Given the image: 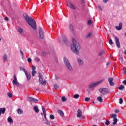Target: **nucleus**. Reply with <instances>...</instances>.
Returning <instances> with one entry per match:
<instances>
[{
	"mask_svg": "<svg viewBox=\"0 0 126 126\" xmlns=\"http://www.w3.org/2000/svg\"><path fill=\"white\" fill-rule=\"evenodd\" d=\"M23 16L29 26H31L34 30H36L37 28V25L35 20H34V19L32 17H29L28 15H27V13H24L23 14Z\"/></svg>",
	"mask_w": 126,
	"mask_h": 126,
	"instance_id": "f257e3e1",
	"label": "nucleus"
},
{
	"mask_svg": "<svg viewBox=\"0 0 126 126\" xmlns=\"http://www.w3.org/2000/svg\"><path fill=\"white\" fill-rule=\"evenodd\" d=\"M72 45H71V50L76 54V55H78L79 54V50H80V44L78 42H76L75 39H72Z\"/></svg>",
	"mask_w": 126,
	"mask_h": 126,
	"instance_id": "f03ea898",
	"label": "nucleus"
},
{
	"mask_svg": "<svg viewBox=\"0 0 126 126\" xmlns=\"http://www.w3.org/2000/svg\"><path fill=\"white\" fill-rule=\"evenodd\" d=\"M64 63L68 70H69L70 71H72V70H73V69L71 66V64H70V63H69V61L65 57L64 58Z\"/></svg>",
	"mask_w": 126,
	"mask_h": 126,
	"instance_id": "7ed1b4c3",
	"label": "nucleus"
},
{
	"mask_svg": "<svg viewBox=\"0 0 126 126\" xmlns=\"http://www.w3.org/2000/svg\"><path fill=\"white\" fill-rule=\"evenodd\" d=\"M38 31H39V38H40V39H44L45 37V35L44 34V32L43 31L42 28L39 27L38 28Z\"/></svg>",
	"mask_w": 126,
	"mask_h": 126,
	"instance_id": "20e7f679",
	"label": "nucleus"
},
{
	"mask_svg": "<svg viewBox=\"0 0 126 126\" xmlns=\"http://www.w3.org/2000/svg\"><path fill=\"white\" fill-rule=\"evenodd\" d=\"M39 83L40 84H41L42 85H44V84H47V81H46V80H43V76L42 75V74H41V73H39Z\"/></svg>",
	"mask_w": 126,
	"mask_h": 126,
	"instance_id": "39448f33",
	"label": "nucleus"
},
{
	"mask_svg": "<svg viewBox=\"0 0 126 126\" xmlns=\"http://www.w3.org/2000/svg\"><path fill=\"white\" fill-rule=\"evenodd\" d=\"M99 91L102 95H106L109 92V89L102 88L99 89Z\"/></svg>",
	"mask_w": 126,
	"mask_h": 126,
	"instance_id": "423d86ee",
	"label": "nucleus"
},
{
	"mask_svg": "<svg viewBox=\"0 0 126 126\" xmlns=\"http://www.w3.org/2000/svg\"><path fill=\"white\" fill-rule=\"evenodd\" d=\"M111 119H113V125H117V123H118V119H117V114H112L111 115Z\"/></svg>",
	"mask_w": 126,
	"mask_h": 126,
	"instance_id": "0eeeda50",
	"label": "nucleus"
},
{
	"mask_svg": "<svg viewBox=\"0 0 126 126\" xmlns=\"http://www.w3.org/2000/svg\"><path fill=\"white\" fill-rule=\"evenodd\" d=\"M101 82H102V80L97 81L95 83H92L89 86V88H93V87H95V86H97V85H99V84H100Z\"/></svg>",
	"mask_w": 126,
	"mask_h": 126,
	"instance_id": "6e6552de",
	"label": "nucleus"
},
{
	"mask_svg": "<svg viewBox=\"0 0 126 126\" xmlns=\"http://www.w3.org/2000/svg\"><path fill=\"white\" fill-rule=\"evenodd\" d=\"M12 83L14 85L19 86V83L17 82V78L16 77V75H14V79L12 81Z\"/></svg>",
	"mask_w": 126,
	"mask_h": 126,
	"instance_id": "1a4fd4ad",
	"label": "nucleus"
},
{
	"mask_svg": "<svg viewBox=\"0 0 126 126\" xmlns=\"http://www.w3.org/2000/svg\"><path fill=\"white\" fill-rule=\"evenodd\" d=\"M115 43L117 48H120L121 44H120V39H119V37L117 36H115Z\"/></svg>",
	"mask_w": 126,
	"mask_h": 126,
	"instance_id": "9d476101",
	"label": "nucleus"
},
{
	"mask_svg": "<svg viewBox=\"0 0 126 126\" xmlns=\"http://www.w3.org/2000/svg\"><path fill=\"white\" fill-rule=\"evenodd\" d=\"M113 81H114V78L112 77L108 78V82H109V85H110V86H114V85H115V83Z\"/></svg>",
	"mask_w": 126,
	"mask_h": 126,
	"instance_id": "9b49d317",
	"label": "nucleus"
},
{
	"mask_svg": "<svg viewBox=\"0 0 126 126\" xmlns=\"http://www.w3.org/2000/svg\"><path fill=\"white\" fill-rule=\"evenodd\" d=\"M28 101H30V102H34V103H37L38 102V99L31 97H28L27 98Z\"/></svg>",
	"mask_w": 126,
	"mask_h": 126,
	"instance_id": "f8f14e48",
	"label": "nucleus"
},
{
	"mask_svg": "<svg viewBox=\"0 0 126 126\" xmlns=\"http://www.w3.org/2000/svg\"><path fill=\"white\" fill-rule=\"evenodd\" d=\"M67 6L70 7V8H71V9H76V8L75 7V6H74L73 4H72V3H71V2H68L67 3Z\"/></svg>",
	"mask_w": 126,
	"mask_h": 126,
	"instance_id": "ddd939ff",
	"label": "nucleus"
},
{
	"mask_svg": "<svg viewBox=\"0 0 126 126\" xmlns=\"http://www.w3.org/2000/svg\"><path fill=\"white\" fill-rule=\"evenodd\" d=\"M26 77L27 78V80L29 81V80H31V74L30 72H26L25 73Z\"/></svg>",
	"mask_w": 126,
	"mask_h": 126,
	"instance_id": "4468645a",
	"label": "nucleus"
},
{
	"mask_svg": "<svg viewBox=\"0 0 126 126\" xmlns=\"http://www.w3.org/2000/svg\"><path fill=\"white\" fill-rule=\"evenodd\" d=\"M77 62L80 66H82V65H84V62H83L82 60L79 59H78Z\"/></svg>",
	"mask_w": 126,
	"mask_h": 126,
	"instance_id": "2eb2a0df",
	"label": "nucleus"
},
{
	"mask_svg": "<svg viewBox=\"0 0 126 126\" xmlns=\"http://www.w3.org/2000/svg\"><path fill=\"white\" fill-rule=\"evenodd\" d=\"M77 117L78 118H81V116H82V111H81V110L79 109L77 111Z\"/></svg>",
	"mask_w": 126,
	"mask_h": 126,
	"instance_id": "dca6fc26",
	"label": "nucleus"
},
{
	"mask_svg": "<svg viewBox=\"0 0 126 126\" xmlns=\"http://www.w3.org/2000/svg\"><path fill=\"white\" fill-rule=\"evenodd\" d=\"M122 28H123V23H120L119 27L116 26V29L117 30H122Z\"/></svg>",
	"mask_w": 126,
	"mask_h": 126,
	"instance_id": "f3484780",
	"label": "nucleus"
},
{
	"mask_svg": "<svg viewBox=\"0 0 126 126\" xmlns=\"http://www.w3.org/2000/svg\"><path fill=\"white\" fill-rule=\"evenodd\" d=\"M63 39L64 43H65L66 45H68V40H67V38L64 36L63 37Z\"/></svg>",
	"mask_w": 126,
	"mask_h": 126,
	"instance_id": "a211bd4d",
	"label": "nucleus"
},
{
	"mask_svg": "<svg viewBox=\"0 0 126 126\" xmlns=\"http://www.w3.org/2000/svg\"><path fill=\"white\" fill-rule=\"evenodd\" d=\"M42 110L44 115V118H45V120H47V116L46 115V110L45 109V107L44 106H42Z\"/></svg>",
	"mask_w": 126,
	"mask_h": 126,
	"instance_id": "6ab92c4d",
	"label": "nucleus"
},
{
	"mask_svg": "<svg viewBox=\"0 0 126 126\" xmlns=\"http://www.w3.org/2000/svg\"><path fill=\"white\" fill-rule=\"evenodd\" d=\"M5 111H6V109L5 108H0V116L1 115V113L2 114H4V113H5Z\"/></svg>",
	"mask_w": 126,
	"mask_h": 126,
	"instance_id": "aec40b11",
	"label": "nucleus"
},
{
	"mask_svg": "<svg viewBox=\"0 0 126 126\" xmlns=\"http://www.w3.org/2000/svg\"><path fill=\"white\" fill-rule=\"evenodd\" d=\"M33 110L35 112V113H39V108H38V106L36 105L33 107Z\"/></svg>",
	"mask_w": 126,
	"mask_h": 126,
	"instance_id": "412c9836",
	"label": "nucleus"
},
{
	"mask_svg": "<svg viewBox=\"0 0 126 126\" xmlns=\"http://www.w3.org/2000/svg\"><path fill=\"white\" fill-rule=\"evenodd\" d=\"M7 121L10 124H13V120H12V118H11V117H9L7 119Z\"/></svg>",
	"mask_w": 126,
	"mask_h": 126,
	"instance_id": "4be33fe9",
	"label": "nucleus"
},
{
	"mask_svg": "<svg viewBox=\"0 0 126 126\" xmlns=\"http://www.w3.org/2000/svg\"><path fill=\"white\" fill-rule=\"evenodd\" d=\"M58 114H59V115H61L62 117H63L64 116V114H63V112L62 110H58L57 111Z\"/></svg>",
	"mask_w": 126,
	"mask_h": 126,
	"instance_id": "5701e85b",
	"label": "nucleus"
},
{
	"mask_svg": "<svg viewBox=\"0 0 126 126\" xmlns=\"http://www.w3.org/2000/svg\"><path fill=\"white\" fill-rule=\"evenodd\" d=\"M97 100L98 101V102H100V103H103V99L101 96H98Z\"/></svg>",
	"mask_w": 126,
	"mask_h": 126,
	"instance_id": "b1692460",
	"label": "nucleus"
},
{
	"mask_svg": "<svg viewBox=\"0 0 126 126\" xmlns=\"http://www.w3.org/2000/svg\"><path fill=\"white\" fill-rule=\"evenodd\" d=\"M17 113L19 115H22L23 114V111L21 110V109L19 108L17 110Z\"/></svg>",
	"mask_w": 126,
	"mask_h": 126,
	"instance_id": "393cba45",
	"label": "nucleus"
},
{
	"mask_svg": "<svg viewBox=\"0 0 126 126\" xmlns=\"http://www.w3.org/2000/svg\"><path fill=\"white\" fill-rule=\"evenodd\" d=\"M3 60L4 62H7V55L5 54L3 57Z\"/></svg>",
	"mask_w": 126,
	"mask_h": 126,
	"instance_id": "a878e982",
	"label": "nucleus"
},
{
	"mask_svg": "<svg viewBox=\"0 0 126 126\" xmlns=\"http://www.w3.org/2000/svg\"><path fill=\"white\" fill-rule=\"evenodd\" d=\"M20 70H21L22 71H24L25 73L27 72L26 70H25V68L24 67H20Z\"/></svg>",
	"mask_w": 126,
	"mask_h": 126,
	"instance_id": "bb28decb",
	"label": "nucleus"
},
{
	"mask_svg": "<svg viewBox=\"0 0 126 126\" xmlns=\"http://www.w3.org/2000/svg\"><path fill=\"white\" fill-rule=\"evenodd\" d=\"M118 89L119 90H124V89H125V86H124L123 85H120V87H118Z\"/></svg>",
	"mask_w": 126,
	"mask_h": 126,
	"instance_id": "cd10ccee",
	"label": "nucleus"
},
{
	"mask_svg": "<svg viewBox=\"0 0 126 126\" xmlns=\"http://www.w3.org/2000/svg\"><path fill=\"white\" fill-rule=\"evenodd\" d=\"M69 29L71 32H73V26H72V25H69Z\"/></svg>",
	"mask_w": 126,
	"mask_h": 126,
	"instance_id": "c85d7f7f",
	"label": "nucleus"
},
{
	"mask_svg": "<svg viewBox=\"0 0 126 126\" xmlns=\"http://www.w3.org/2000/svg\"><path fill=\"white\" fill-rule=\"evenodd\" d=\"M91 36H92V33L90 32L86 36V39H88V38H90Z\"/></svg>",
	"mask_w": 126,
	"mask_h": 126,
	"instance_id": "c756f323",
	"label": "nucleus"
},
{
	"mask_svg": "<svg viewBox=\"0 0 126 126\" xmlns=\"http://www.w3.org/2000/svg\"><path fill=\"white\" fill-rule=\"evenodd\" d=\"M18 30L19 34H22L23 30L21 28H18Z\"/></svg>",
	"mask_w": 126,
	"mask_h": 126,
	"instance_id": "7c9ffc66",
	"label": "nucleus"
},
{
	"mask_svg": "<svg viewBox=\"0 0 126 126\" xmlns=\"http://www.w3.org/2000/svg\"><path fill=\"white\" fill-rule=\"evenodd\" d=\"M37 73V72L35 70H32V76H35V74Z\"/></svg>",
	"mask_w": 126,
	"mask_h": 126,
	"instance_id": "2f4dec72",
	"label": "nucleus"
},
{
	"mask_svg": "<svg viewBox=\"0 0 126 126\" xmlns=\"http://www.w3.org/2000/svg\"><path fill=\"white\" fill-rule=\"evenodd\" d=\"M67 100V98H66L65 96H63L62 97V102H65Z\"/></svg>",
	"mask_w": 126,
	"mask_h": 126,
	"instance_id": "473e14b6",
	"label": "nucleus"
},
{
	"mask_svg": "<svg viewBox=\"0 0 126 126\" xmlns=\"http://www.w3.org/2000/svg\"><path fill=\"white\" fill-rule=\"evenodd\" d=\"M73 97L75 99H78V98H79V94H76L74 95Z\"/></svg>",
	"mask_w": 126,
	"mask_h": 126,
	"instance_id": "72a5a7b5",
	"label": "nucleus"
},
{
	"mask_svg": "<svg viewBox=\"0 0 126 126\" xmlns=\"http://www.w3.org/2000/svg\"><path fill=\"white\" fill-rule=\"evenodd\" d=\"M109 43L110 45H113V44H114V42H113V40H112V38L109 39Z\"/></svg>",
	"mask_w": 126,
	"mask_h": 126,
	"instance_id": "f704fd0d",
	"label": "nucleus"
},
{
	"mask_svg": "<svg viewBox=\"0 0 126 126\" xmlns=\"http://www.w3.org/2000/svg\"><path fill=\"white\" fill-rule=\"evenodd\" d=\"M104 54V50H101L99 53V56L101 57Z\"/></svg>",
	"mask_w": 126,
	"mask_h": 126,
	"instance_id": "c9c22d12",
	"label": "nucleus"
},
{
	"mask_svg": "<svg viewBox=\"0 0 126 126\" xmlns=\"http://www.w3.org/2000/svg\"><path fill=\"white\" fill-rule=\"evenodd\" d=\"M7 96H8V97H9L10 98H11V97H12V94H11V93H8Z\"/></svg>",
	"mask_w": 126,
	"mask_h": 126,
	"instance_id": "e433bc0d",
	"label": "nucleus"
},
{
	"mask_svg": "<svg viewBox=\"0 0 126 126\" xmlns=\"http://www.w3.org/2000/svg\"><path fill=\"white\" fill-rule=\"evenodd\" d=\"M50 118L51 120H54L55 119V116H54V115L53 114H51L50 116Z\"/></svg>",
	"mask_w": 126,
	"mask_h": 126,
	"instance_id": "4c0bfd02",
	"label": "nucleus"
},
{
	"mask_svg": "<svg viewBox=\"0 0 126 126\" xmlns=\"http://www.w3.org/2000/svg\"><path fill=\"white\" fill-rule=\"evenodd\" d=\"M92 24V21L91 20H89L88 21V25H91Z\"/></svg>",
	"mask_w": 126,
	"mask_h": 126,
	"instance_id": "58836bf2",
	"label": "nucleus"
},
{
	"mask_svg": "<svg viewBox=\"0 0 126 126\" xmlns=\"http://www.w3.org/2000/svg\"><path fill=\"white\" fill-rule=\"evenodd\" d=\"M89 100H90V97H86L85 98V101L86 102H89Z\"/></svg>",
	"mask_w": 126,
	"mask_h": 126,
	"instance_id": "ea45409f",
	"label": "nucleus"
},
{
	"mask_svg": "<svg viewBox=\"0 0 126 126\" xmlns=\"http://www.w3.org/2000/svg\"><path fill=\"white\" fill-rule=\"evenodd\" d=\"M105 125L106 126H109V125H110V121H109L108 120H106L105 122Z\"/></svg>",
	"mask_w": 126,
	"mask_h": 126,
	"instance_id": "a19ab883",
	"label": "nucleus"
},
{
	"mask_svg": "<svg viewBox=\"0 0 126 126\" xmlns=\"http://www.w3.org/2000/svg\"><path fill=\"white\" fill-rule=\"evenodd\" d=\"M54 87L55 89H59V86H58V85H54Z\"/></svg>",
	"mask_w": 126,
	"mask_h": 126,
	"instance_id": "79ce46f5",
	"label": "nucleus"
},
{
	"mask_svg": "<svg viewBox=\"0 0 126 126\" xmlns=\"http://www.w3.org/2000/svg\"><path fill=\"white\" fill-rule=\"evenodd\" d=\"M45 124H46L48 126H51V124H50V122H48V121H46L45 122Z\"/></svg>",
	"mask_w": 126,
	"mask_h": 126,
	"instance_id": "37998d69",
	"label": "nucleus"
},
{
	"mask_svg": "<svg viewBox=\"0 0 126 126\" xmlns=\"http://www.w3.org/2000/svg\"><path fill=\"white\" fill-rule=\"evenodd\" d=\"M28 63H32V59H31V58H28Z\"/></svg>",
	"mask_w": 126,
	"mask_h": 126,
	"instance_id": "c03bdc74",
	"label": "nucleus"
},
{
	"mask_svg": "<svg viewBox=\"0 0 126 126\" xmlns=\"http://www.w3.org/2000/svg\"><path fill=\"white\" fill-rule=\"evenodd\" d=\"M119 103L120 104H123V98H120L119 99Z\"/></svg>",
	"mask_w": 126,
	"mask_h": 126,
	"instance_id": "a18cd8bd",
	"label": "nucleus"
},
{
	"mask_svg": "<svg viewBox=\"0 0 126 126\" xmlns=\"http://www.w3.org/2000/svg\"><path fill=\"white\" fill-rule=\"evenodd\" d=\"M115 113H116V114H118V113H120V110L119 109H116L115 111Z\"/></svg>",
	"mask_w": 126,
	"mask_h": 126,
	"instance_id": "49530a36",
	"label": "nucleus"
},
{
	"mask_svg": "<svg viewBox=\"0 0 126 126\" xmlns=\"http://www.w3.org/2000/svg\"><path fill=\"white\" fill-rule=\"evenodd\" d=\"M98 8H99L100 9V11H102V7H101V5H99L98 6Z\"/></svg>",
	"mask_w": 126,
	"mask_h": 126,
	"instance_id": "de8ad7c7",
	"label": "nucleus"
},
{
	"mask_svg": "<svg viewBox=\"0 0 126 126\" xmlns=\"http://www.w3.org/2000/svg\"><path fill=\"white\" fill-rule=\"evenodd\" d=\"M32 70H35L36 69V67H35V66H32Z\"/></svg>",
	"mask_w": 126,
	"mask_h": 126,
	"instance_id": "09e8293b",
	"label": "nucleus"
},
{
	"mask_svg": "<svg viewBox=\"0 0 126 126\" xmlns=\"http://www.w3.org/2000/svg\"><path fill=\"white\" fill-rule=\"evenodd\" d=\"M103 1L104 2V3H107V2L109 1V0H103Z\"/></svg>",
	"mask_w": 126,
	"mask_h": 126,
	"instance_id": "8fccbe9b",
	"label": "nucleus"
},
{
	"mask_svg": "<svg viewBox=\"0 0 126 126\" xmlns=\"http://www.w3.org/2000/svg\"><path fill=\"white\" fill-rule=\"evenodd\" d=\"M4 20H5L6 21H8V20H9L8 17H5Z\"/></svg>",
	"mask_w": 126,
	"mask_h": 126,
	"instance_id": "3c124183",
	"label": "nucleus"
},
{
	"mask_svg": "<svg viewBox=\"0 0 126 126\" xmlns=\"http://www.w3.org/2000/svg\"><path fill=\"white\" fill-rule=\"evenodd\" d=\"M20 53H21V55L22 57H23V56H24L23 52H22V51L21 50H20Z\"/></svg>",
	"mask_w": 126,
	"mask_h": 126,
	"instance_id": "603ef678",
	"label": "nucleus"
},
{
	"mask_svg": "<svg viewBox=\"0 0 126 126\" xmlns=\"http://www.w3.org/2000/svg\"><path fill=\"white\" fill-rule=\"evenodd\" d=\"M35 60L36 62H40V58H36Z\"/></svg>",
	"mask_w": 126,
	"mask_h": 126,
	"instance_id": "864d4df0",
	"label": "nucleus"
},
{
	"mask_svg": "<svg viewBox=\"0 0 126 126\" xmlns=\"http://www.w3.org/2000/svg\"><path fill=\"white\" fill-rule=\"evenodd\" d=\"M123 83L125 84V85H126V80H125L123 81Z\"/></svg>",
	"mask_w": 126,
	"mask_h": 126,
	"instance_id": "5fc2aeb1",
	"label": "nucleus"
},
{
	"mask_svg": "<svg viewBox=\"0 0 126 126\" xmlns=\"http://www.w3.org/2000/svg\"><path fill=\"white\" fill-rule=\"evenodd\" d=\"M110 62H108L107 63H106V65L108 66V65H110Z\"/></svg>",
	"mask_w": 126,
	"mask_h": 126,
	"instance_id": "6e6d98bb",
	"label": "nucleus"
},
{
	"mask_svg": "<svg viewBox=\"0 0 126 126\" xmlns=\"http://www.w3.org/2000/svg\"><path fill=\"white\" fill-rule=\"evenodd\" d=\"M81 2L82 3H84V2H85V1H84V0H82Z\"/></svg>",
	"mask_w": 126,
	"mask_h": 126,
	"instance_id": "4d7b16f0",
	"label": "nucleus"
},
{
	"mask_svg": "<svg viewBox=\"0 0 126 126\" xmlns=\"http://www.w3.org/2000/svg\"><path fill=\"white\" fill-rule=\"evenodd\" d=\"M56 80H59V77L56 76Z\"/></svg>",
	"mask_w": 126,
	"mask_h": 126,
	"instance_id": "13d9d810",
	"label": "nucleus"
},
{
	"mask_svg": "<svg viewBox=\"0 0 126 126\" xmlns=\"http://www.w3.org/2000/svg\"><path fill=\"white\" fill-rule=\"evenodd\" d=\"M124 72H125V74H126V68H125V70H124Z\"/></svg>",
	"mask_w": 126,
	"mask_h": 126,
	"instance_id": "bf43d9fd",
	"label": "nucleus"
},
{
	"mask_svg": "<svg viewBox=\"0 0 126 126\" xmlns=\"http://www.w3.org/2000/svg\"><path fill=\"white\" fill-rule=\"evenodd\" d=\"M22 60H23V59H24V55H23V56H22Z\"/></svg>",
	"mask_w": 126,
	"mask_h": 126,
	"instance_id": "052dcab7",
	"label": "nucleus"
},
{
	"mask_svg": "<svg viewBox=\"0 0 126 126\" xmlns=\"http://www.w3.org/2000/svg\"><path fill=\"white\" fill-rule=\"evenodd\" d=\"M93 104H95V101H93Z\"/></svg>",
	"mask_w": 126,
	"mask_h": 126,
	"instance_id": "680f3d73",
	"label": "nucleus"
},
{
	"mask_svg": "<svg viewBox=\"0 0 126 126\" xmlns=\"http://www.w3.org/2000/svg\"><path fill=\"white\" fill-rule=\"evenodd\" d=\"M36 90H39V88L36 89Z\"/></svg>",
	"mask_w": 126,
	"mask_h": 126,
	"instance_id": "e2e57ef3",
	"label": "nucleus"
},
{
	"mask_svg": "<svg viewBox=\"0 0 126 126\" xmlns=\"http://www.w3.org/2000/svg\"><path fill=\"white\" fill-rule=\"evenodd\" d=\"M52 123V124H55L54 122H51Z\"/></svg>",
	"mask_w": 126,
	"mask_h": 126,
	"instance_id": "0e129e2a",
	"label": "nucleus"
},
{
	"mask_svg": "<svg viewBox=\"0 0 126 126\" xmlns=\"http://www.w3.org/2000/svg\"><path fill=\"white\" fill-rule=\"evenodd\" d=\"M0 41H1V39L0 38Z\"/></svg>",
	"mask_w": 126,
	"mask_h": 126,
	"instance_id": "69168bd1",
	"label": "nucleus"
},
{
	"mask_svg": "<svg viewBox=\"0 0 126 126\" xmlns=\"http://www.w3.org/2000/svg\"><path fill=\"white\" fill-rule=\"evenodd\" d=\"M78 126H80L78 125Z\"/></svg>",
	"mask_w": 126,
	"mask_h": 126,
	"instance_id": "338daca9",
	"label": "nucleus"
}]
</instances>
